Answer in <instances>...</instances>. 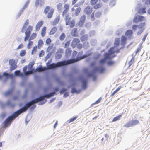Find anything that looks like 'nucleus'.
Returning a JSON list of instances; mask_svg holds the SVG:
<instances>
[{
  "label": "nucleus",
  "instance_id": "obj_26",
  "mask_svg": "<svg viewBox=\"0 0 150 150\" xmlns=\"http://www.w3.org/2000/svg\"><path fill=\"white\" fill-rule=\"evenodd\" d=\"M54 12V9L53 8H51L50 9V12L48 13V15L47 16L48 18H51L52 17L53 14Z\"/></svg>",
  "mask_w": 150,
  "mask_h": 150
},
{
  "label": "nucleus",
  "instance_id": "obj_35",
  "mask_svg": "<svg viewBox=\"0 0 150 150\" xmlns=\"http://www.w3.org/2000/svg\"><path fill=\"white\" fill-rule=\"evenodd\" d=\"M40 88L42 89L43 91V93H46V91L50 88L47 86H40Z\"/></svg>",
  "mask_w": 150,
  "mask_h": 150
},
{
  "label": "nucleus",
  "instance_id": "obj_14",
  "mask_svg": "<svg viewBox=\"0 0 150 150\" xmlns=\"http://www.w3.org/2000/svg\"><path fill=\"white\" fill-rule=\"evenodd\" d=\"M88 76L92 78L93 81H95L97 79V74L93 72L89 74Z\"/></svg>",
  "mask_w": 150,
  "mask_h": 150
},
{
  "label": "nucleus",
  "instance_id": "obj_12",
  "mask_svg": "<svg viewBox=\"0 0 150 150\" xmlns=\"http://www.w3.org/2000/svg\"><path fill=\"white\" fill-rule=\"evenodd\" d=\"M43 23L42 21H40L38 22L35 26L36 31H38L39 30L40 27L43 25Z\"/></svg>",
  "mask_w": 150,
  "mask_h": 150
},
{
  "label": "nucleus",
  "instance_id": "obj_51",
  "mask_svg": "<svg viewBox=\"0 0 150 150\" xmlns=\"http://www.w3.org/2000/svg\"><path fill=\"white\" fill-rule=\"evenodd\" d=\"M74 59H72V58L71 59H68L67 60V62L68 64H72L74 62H74Z\"/></svg>",
  "mask_w": 150,
  "mask_h": 150
},
{
  "label": "nucleus",
  "instance_id": "obj_31",
  "mask_svg": "<svg viewBox=\"0 0 150 150\" xmlns=\"http://www.w3.org/2000/svg\"><path fill=\"white\" fill-rule=\"evenodd\" d=\"M82 59L81 57V55H80L79 54L77 55L76 58H74V62H77Z\"/></svg>",
  "mask_w": 150,
  "mask_h": 150
},
{
  "label": "nucleus",
  "instance_id": "obj_50",
  "mask_svg": "<svg viewBox=\"0 0 150 150\" xmlns=\"http://www.w3.org/2000/svg\"><path fill=\"white\" fill-rule=\"evenodd\" d=\"M39 91L38 89H34L31 91V93L34 94L36 95H38L39 94Z\"/></svg>",
  "mask_w": 150,
  "mask_h": 150
},
{
  "label": "nucleus",
  "instance_id": "obj_4",
  "mask_svg": "<svg viewBox=\"0 0 150 150\" xmlns=\"http://www.w3.org/2000/svg\"><path fill=\"white\" fill-rule=\"evenodd\" d=\"M79 79V80L82 81V83L81 84V89L82 90H85L87 88L88 86V81L86 78H84L83 75H80Z\"/></svg>",
  "mask_w": 150,
  "mask_h": 150
},
{
  "label": "nucleus",
  "instance_id": "obj_47",
  "mask_svg": "<svg viewBox=\"0 0 150 150\" xmlns=\"http://www.w3.org/2000/svg\"><path fill=\"white\" fill-rule=\"evenodd\" d=\"M137 16L138 17V18L139 19V21L140 22H142L145 19V17L139 15H137Z\"/></svg>",
  "mask_w": 150,
  "mask_h": 150
},
{
  "label": "nucleus",
  "instance_id": "obj_52",
  "mask_svg": "<svg viewBox=\"0 0 150 150\" xmlns=\"http://www.w3.org/2000/svg\"><path fill=\"white\" fill-rule=\"evenodd\" d=\"M83 46L84 48L85 49H87L89 47V43L86 41H85L83 43Z\"/></svg>",
  "mask_w": 150,
  "mask_h": 150
},
{
  "label": "nucleus",
  "instance_id": "obj_43",
  "mask_svg": "<svg viewBox=\"0 0 150 150\" xmlns=\"http://www.w3.org/2000/svg\"><path fill=\"white\" fill-rule=\"evenodd\" d=\"M102 6V5L101 4L99 3L97 4H96L95 5L93 6V8L94 9H97L101 7Z\"/></svg>",
  "mask_w": 150,
  "mask_h": 150
},
{
  "label": "nucleus",
  "instance_id": "obj_18",
  "mask_svg": "<svg viewBox=\"0 0 150 150\" xmlns=\"http://www.w3.org/2000/svg\"><path fill=\"white\" fill-rule=\"evenodd\" d=\"M55 94V92L54 91H52L49 93H46V96H47L46 98L47 99H49L54 96Z\"/></svg>",
  "mask_w": 150,
  "mask_h": 150
},
{
  "label": "nucleus",
  "instance_id": "obj_3",
  "mask_svg": "<svg viewBox=\"0 0 150 150\" xmlns=\"http://www.w3.org/2000/svg\"><path fill=\"white\" fill-rule=\"evenodd\" d=\"M67 66L66 64H63L61 66V67L62 68L61 74L62 75L65 77H70L69 80V82H72L74 80V78L72 77V74L71 73H66V68Z\"/></svg>",
  "mask_w": 150,
  "mask_h": 150
},
{
  "label": "nucleus",
  "instance_id": "obj_11",
  "mask_svg": "<svg viewBox=\"0 0 150 150\" xmlns=\"http://www.w3.org/2000/svg\"><path fill=\"white\" fill-rule=\"evenodd\" d=\"M71 70L72 71V72L71 73L72 74V77H74L73 76V74H79L80 73L79 71L77 69V67L75 66H73L71 68Z\"/></svg>",
  "mask_w": 150,
  "mask_h": 150
},
{
  "label": "nucleus",
  "instance_id": "obj_33",
  "mask_svg": "<svg viewBox=\"0 0 150 150\" xmlns=\"http://www.w3.org/2000/svg\"><path fill=\"white\" fill-rule=\"evenodd\" d=\"M60 19L59 16H58L54 20L52 24L54 25L58 23Z\"/></svg>",
  "mask_w": 150,
  "mask_h": 150
},
{
  "label": "nucleus",
  "instance_id": "obj_6",
  "mask_svg": "<svg viewBox=\"0 0 150 150\" xmlns=\"http://www.w3.org/2000/svg\"><path fill=\"white\" fill-rule=\"evenodd\" d=\"M86 19V16L85 15H82L78 23V25L80 27H81L84 24Z\"/></svg>",
  "mask_w": 150,
  "mask_h": 150
},
{
  "label": "nucleus",
  "instance_id": "obj_42",
  "mask_svg": "<svg viewBox=\"0 0 150 150\" xmlns=\"http://www.w3.org/2000/svg\"><path fill=\"white\" fill-rule=\"evenodd\" d=\"M36 35L37 34L36 33H33L30 37L29 40H30L35 39L36 36Z\"/></svg>",
  "mask_w": 150,
  "mask_h": 150
},
{
  "label": "nucleus",
  "instance_id": "obj_24",
  "mask_svg": "<svg viewBox=\"0 0 150 150\" xmlns=\"http://www.w3.org/2000/svg\"><path fill=\"white\" fill-rule=\"evenodd\" d=\"M88 35L87 34H85L81 36L80 38V40L81 41H84L87 40L88 38Z\"/></svg>",
  "mask_w": 150,
  "mask_h": 150
},
{
  "label": "nucleus",
  "instance_id": "obj_53",
  "mask_svg": "<svg viewBox=\"0 0 150 150\" xmlns=\"http://www.w3.org/2000/svg\"><path fill=\"white\" fill-rule=\"evenodd\" d=\"M17 67V65L14 64H11L10 65V70L12 71L16 69Z\"/></svg>",
  "mask_w": 150,
  "mask_h": 150
},
{
  "label": "nucleus",
  "instance_id": "obj_58",
  "mask_svg": "<svg viewBox=\"0 0 150 150\" xmlns=\"http://www.w3.org/2000/svg\"><path fill=\"white\" fill-rule=\"evenodd\" d=\"M9 73L6 72H4L3 73L2 75L4 77V78H7V79H9L8 76Z\"/></svg>",
  "mask_w": 150,
  "mask_h": 150
},
{
  "label": "nucleus",
  "instance_id": "obj_61",
  "mask_svg": "<svg viewBox=\"0 0 150 150\" xmlns=\"http://www.w3.org/2000/svg\"><path fill=\"white\" fill-rule=\"evenodd\" d=\"M52 89L53 90L52 91H54L55 92L56 94L57 91H58L59 90V88L58 86H56L55 87H53L52 88Z\"/></svg>",
  "mask_w": 150,
  "mask_h": 150
},
{
  "label": "nucleus",
  "instance_id": "obj_20",
  "mask_svg": "<svg viewBox=\"0 0 150 150\" xmlns=\"http://www.w3.org/2000/svg\"><path fill=\"white\" fill-rule=\"evenodd\" d=\"M77 29L76 28H74L71 33V35L74 37H77L78 36L77 33Z\"/></svg>",
  "mask_w": 150,
  "mask_h": 150
},
{
  "label": "nucleus",
  "instance_id": "obj_56",
  "mask_svg": "<svg viewBox=\"0 0 150 150\" xmlns=\"http://www.w3.org/2000/svg\"><path fill=\"white\" fill-rule=\"evenodd\" d=\"M52 55V53L51 52H50L45 57L44 60L45 61H46Z\"/></svg>",
  "mask_w": 150,
  "mask_h": 150
},
{
  "label": "nucleus",
  "instance_id": "obj_15",
  "mask_svg": "<svg viewBox=\"0 0 150 150\" xmlns=\"http://www.w3.org/2000/svg\"><path fill=\"white\" fill-rule=\"evenodd\" d=\"M39 4L41 6L44 4L43 1H42V0H36L35 3V7L36 8L37 7Z\"/></svg>",
  "mask_w": 150,
  "mask_h": 150
},
{
  "label": "nucleus",
  "instance_id": "obj_32",
  "mask_svg": "<svg viewBox=\"0 0 150 150\" xmlns=\"http://www.w3.org/2000/svg\"><path fill=\"white\" fill-rule=\"evenodd\" d=\"M46 27L45 26H44L42 30L41 35V36L43 37L45 36L46 33Z\"/></svg>",
  "mask_w": 150,
  "mask_h": 150
},
{
  "label": "nucleus",
  "instance_id": "obj_19",
  "mask_svg": "<svg viewBox=\"0 0 150 150\" xmlns=\"http://www.w3.org/2000/svg\"><path fill=\"white\" fill-rule=\"evenodd\" d=\"M126 42V38L124 35H122L121 38L120 44L124 45Z\"/></svg>",
  "mask_w": 150,
  "mask_h": 150
},
{
  "label": "nucleus",
  "instance_id": "obj_36",
  "mask_svg": "<svg viewBox=\"0 0 150 150\" xmlns=\"http://www.w3.org/2000/svg\"><path fill=\"white\" fill-rule=\"evenodd\" d=\"M81 8L80 7L77 8L75 11V15L76 16H78L80 13Z\"/></svg>",
  "mask_w": 150,
  "mask_h": 150
},
{
  "label": "nucleus",
  "instance_id": "obj_54",
  "mask_svg": "<svg viewBox=\"0 0 150 150\" xmlns=\"http://www.w3.org/2000/svg\"><path fill=\"white\" fill-rule=\"evenodd\" d=\"M75 22L74 20H72L69 23V25L71 28H73L75 25Z\"/></svg>",
  "mask_w": 150,
  "mask_h": 150
},
{
  "label": "nucleus",
  "instance_id": "obj_29",
  "mask_svg": "<svg viewBox=\"0 0 150 150\" xmlns=\"http://www.w3.org/2000/svg\"><path fill=\"white\" fill-rule=\"evenodd\" d=\"M47 67L45 66L43 67L42 65H40L38 67H37L35 69V71H38H38L39 69H41V70H44L46 69Z\"/></svg>",
  "mask_w": 150,
  "mask_h": 150
},
{
  "label": "nucleus",
  "instance_id": "obj_17",
  "mask_svg": "<svg viewBox=\"0 0 150 150\" xmlns=\"http://www.w3.org/2000/svg\"><path fill=\"white\" fill-rule=\"evenodd\" d=\"M6 106H9L11 108H13L15 106V104L12 102L10 100H8L6 103Z\"/></svg>",
  "mask_w": 150,
  "mask_h": 150
},
{
  "label": "nucleus",
  "instance_id": "obj_49",
  "mask_svg": "<svg viewBox=\"0 0 150 150\" xmlns=\"http://www.w3.org/2000/svg\"><path fill=\"white\" fill-rule=\"evenodd\" d=\"M29 42L27 45V47L28 49H30L31 48V46L33 43V42L32 41L29 40H28Z\"/></svg>",
  "mask_w": 150,
  "mask_h": 150
},
{
  "label": "nucleus",
  "instance_id": "obj_39",
  "mask_svg": "<svg viewBox=\"0 0 150 150\" xmlns=\"http://www.w3.org/2000/svg\"><path fill=\"white\" fill-rule=\"evenodd\" d=\"M138 17L137 15L135 16L133 20V22L134 23H137L139 22H140L139 21V19L138 18Z\"/></svg>",
  "mask_w": 150,
  "mask_h": 150
},
{
  "label": "nucleus",
  "instance_id": "obj_46",
  "mask_svg": "<svg viewBox=\"0 0 150 150\" xmlns=\"http://www.w3.org/2000/svg\"><path fill=\"white\" fill-rule=\"evenodd\" d=\"M50 7L49 6H47L45 8L44 12L45 14H47L48 13V11L50 10Z\"/></svg>",
  "mask_w": 150,
  "mask_h": 150
},
{
  "label": "nucleus",
  "instance_id": "obj_2",
  "mask_svg": "<svg viewBox=\"0 0 150 150\" xmlns=\"http://www.w3.org/2000/svg\"><path fill=\"white\" fill-rule=\"evenodd\" d=\"M74 80L72 82L70 83H72L71 85H68L67 88H71V93L73 94L76 93V94H80L82 91V90L81 89H77L76 88V86H77V84L76 81L78 80V79L79 80V78L77 79L76 78L74 77Z\"/></svg>",
  "mask_w": 150,
  "mask_h": 150
},
{
  "label": "nucleus",
  "instance_id": "obj_38",
  "mask_svg": "<svg viewBox=\"0 0 150 150\" xmlns=\"http://www.w3.org/2000/svg\"><path fill=\"white\" fill-rule=\"evenodd\" d=\"M26 53V51L24 50H22L20 52V55L21 57H23L25 55Z\"/></svg>",
  "mask_w": 150,
  "mask_h": 150
},
{
  "label": "nucleus",
  "instance_id": "obj_62",
  "mask_svg": "<svg viewBox=\"0 0 150 150\" xmlns=\"http://www.w3.org/2000/svg\"><path fill=\"white\" fill-rule=\"evenodd\" d=\"M97 43V41L95 39H92L91 41V45L93 46L95 45Z\"/></svg>",
  "mask_w": 150,
  "mask_h": 150
},
{
  "label": "nucleus",
  "instance_id": "obj_64",
  "mask_svg": "<svg viewBox=\"0 0 150 150\" xmlns=\"http://www.w3.org/2000/svg\"><path fill=\"white\" fill-rule=\"evenodd\" d=\"M101 56L100 54L98 53L96 55H94L93 56V58L95 59H99Z\"/></svg>",
  "mask_w": 150,
  "mask_h": 150
},
{
  "label": "nucleus",
  "instance_id": "obj_1",
  "mask_svg": "<svg viewBox=\"0 0 150 150\" xmlns=\"http://www.w3.org/2000/svg\"><path fill=\"white\" fill-rule=\"evenodd\" d=\"M33 100H31L28 102H25V104L21 108H20L9 116L3 122L2 127L3 131L11 124L13 120L22 113L25 112L30 107L28 104H33Z\"/></svg>",
  "mask_w": 150,
  "mask_h": 150
},
{
  "label": "nucleus",
  "instance_id": "obj_59",
  "mask_svg": "<svg viewBox=\"0 0 150 150\" xmlns=\"http://www.w3.org/2000/svg\"><path fill=\"white\" fill-rule=\"evenodd\" d=\"M115 64V62L112 60L109 61L107 63L108 65L109 66H112L114 65Z\"/></svg>",
  "mask_w": 150,
  "mask_h": 150
},
{
  "label": "nucleus",
  "instance_id": "obj_8",
  "mask_svg": "<svg viewBox=\"0 0 150 150\" xmlns=\"http://www.w3.org/2000/svg\"><path fill=\"white\" fill-rule=\"evenodd\" d=\"M72 52V50L71 48H68L66 49L65 51V57L68 59L70 57Z\"/></svg>",
  "mask_w": 150,
  "mask_h": 150
},
{
  "label": "nucleus",
  "instance_id": "obj_37",
  "mask_svg": "<svg viewBox=\"0 0 150 150\" xmlns=\"http://www.w3.org/2000/svg\"><path fill=\"white\" fill-rule=\"evenodd\" d=\"M121 88V86H119L115 91H113V92L110 95V96H112L115 95V93L117 92L118 91H119Z\"/></svg>",
  "mask_w": 150,
  "mask_h": 150
},
{
  "label": "nucleus",
  "instance_id": "obj_44",
  "mask_svg": "<svg viewBox=\"0 0 150 150\" xmlns=\"http://www.w3.org/2000/svg\"><path fill=\"white\" fill-rule=\"evenodd\" d=\"M122 115L121 114L113 118L112 122H115L117 120H119L120 119V118L121 117Z\"/></svg>",
  "mask_w": 150,
  "mask_h": 150
},
{
  "label": "nucleus",
  "instance_id": "obj_21",
  "mask_svg": "<svg viewBox=\"0 0 150 150\" xmlns=\"http://www.w3.org/2000/svg\"><path fill=\"white\" fill-rule=\"evenodd\" d=\"M51 73L52 74V78L55 80L57 82V81L59 80L60 78L58 76L57 74L56 73H53L52 72H51Z\"/></svg>",
  "mask_w": 150,
  "mask_h": 150
},
{
  "label": "nucleus",
  "instance_id": "obj_48",
  "mask_svg": "<svg viewBox=\"0 0 150 150\" xmlns=\"http://www.w3.org/2000/svg\"><path fill=\"white\" fill-rule=\"evenodd\" d=\"M65 38V33H62L59 37V39L61 41H63Z\"/></svg>",
  "mask_w": 150,
  "mask_h": 150
},
{
  "label": "nucleus",
  "instance_id": "obj_13",
  "mask_svg": "<svg viewBox=\"0 0 150 150\" xmlns=\"http://www.w3.org/2000/svg\"><path fill=\"white\" fill-rule=\"evenodd\" d=\"M84 11L87 15H90L92 11V8L90 6H87L84 9Z\"/></svg>",
  "mask_w": 150,
  "mask_h": 150
},
{
  "label": "nucleus",
  "instance_id": "obj_30",
  "mask_svg": "<svg viewBox=\"0 0 150 150\" xmlns=\"http://www.w3.org/2000/svg\"><path fill=\"white\" fill-rule=\"evenodd\" d=\"M57 28L56 27H54L51 30L50 32V34L52 35L54 34L57 31Z\"/></svg>",
  "mask_w": 150,
  "mask_h": 150
},
{
  "label": "nucleus",
  "instance_id": "obj_25",
  "mask_svg": "<svg viewBox=\"0 0 150 150\" xmlns=\"http://www.w3.org/2000/svg\"><path fill=\"white\" fill-rule=\"evenodd\" d=\"M57 83L60 85L61 86H65L66 84L64 81L62 80L61 78L59 80H58L57 82Z\"/></svg>",
  "mask_w": 150,
  "mask_h": 150
},
{
  "label": "nucleus",
  "instance_id": "obj_7",
  "mask_svg": "<svg viewBox=\"0 0 150 150\" xmlns=\"http://www.w3.org/2000/svg\"><path fill=\"white\" fill-rule=\"evenodd\" d=\"M45 79L47 82V86L50 88H52L53 86L52 84L50 78L47 75H46L45 76Z\"/></svg>",
  "mask_w": 150,
  "mask_h": 150
},
{
  "label": "nucleus",
  "instance_id": "obj_41",
  "mask_svg": "<svg viewBox=\"0 0 150 150\" xmlns=\"http://www.w3.org/2000/svg\"><path fill=\"white\" fill-rule=\"evenodd\" d=\"M40 100H43V101H41L40 102L38 103V105H43L45 104L47 101V100L44 98H42L40 99Z\"/></svg>",
  "mask_w": 150,
  "mask_h": 150
},
{
  "label": "nucleus",
  "instance_id": "obj_57",
  "mask_svg": "<svg viewBox=\"0 0 150 150\" xmlns=\"http://www.w3.org/2000/svg\"><path fill=\"white\" fill-rule=\"evenodd\" d=\"M102 13L98 11L96 13L95 16L96 18H99L101 15Z\"/></svg>",
  "mask_w": 150,
  "mask_h": 150
},
{
  "label": "nucleus",
  "instance_id": "obj_34",
  "mask_svg": "<svg viewBox=\"0 0 150 150\" xmlns=\"http://www.w3.org/2000/svg\"><path fill=\"white\" fill-rule=\"evenodd\" d=\"M16 82V81L15 79H11L10 87L11 88L13 87L14 89H15V86L14 84Z\"/></svg>",
  "mask_w": 150,
  "mask_h": 150
},
{
  "label": "nucleus",
  "instance_id": "obj_9",
  "mask_svg": "<svg viewBox=\"0 0 150 150\" xmlns=\"http://www.w3.org/2000/svg\"><path fill=\"white\" fill-rule=\"evenodd\" d=\"M34 79L35 82L38 84H41V77L37 74L34 75Z\"/></svg>",
  "mask_w": 150,
  "mask_h": 150
},
{
  "label": "nucleus",
  "instance_id": "obj_55",
  "mask_svg": "<svg viewBox=\"0 0 150 150\" xmlns=\"http://www.w3.org/2000/svg\"><path fill=\"white\" fill-rule=\"evenodd\" d=\"M0 106L1 108L3 109L6 106V103H4L2 101H0Z\"/></svg>",
  "mask_w": 150,
  "mask_h": 150
},
{
  "label": "nucleus",
  "instance_id": "obj_28",
  "mask_svg": "<svg viewBox=\"0 0 150 150\" xmlns=\"http://www.w3.org/2000/svg\"><path fill=\"white\" fill-rule=\"evenodd\" d=\"M130 121L131 123L132 126L137 125L139 122V120H131Z\"/></svg>",
  "mask_w": 150,
  "mask_h": 150
},
{
  "label": "nucleus",
  "instance_id": "obj_23",
  "mask_svg": "<svg viewBox=\"0 0 150 150\" xmlns=\"http://www.w3.org/2000/svg\"><path fill=\"white\" fill-rule=\"evenodd\" d=\"M120 43V39L119 38H115L114 42V46L115 47H117L119 45Z\"/></svg>",
  "mask_w": 150,
  "mask_h": 150
},
{
  "label": "nucleus",
  "instance_id": "obj_45",
  "mask_svg": "<svg viewBox=\"0 0 150 150\" xmlns=\"http://www.w3.org/2000/svg\"><path fill=\"white\" fill-rule=\"evenodd\" d=\"M45 96H46V93H43V94L40 95L38 97L36 98L34 100H38L40 99V98L41 97Z\"/></svg>",
  "mask_w": 150,
  "mask_h": 150
},
{
  "label": "nucleus",
  "instance_id": "obj_5",
  "mask_svg": "<svg viewBox=\"0 0 150 150\" xmlns=\"http://www.w3.org/2000/svg\"><path fill=\"white\" fill-rule=\"evenodd\" d=\"M15 89H13V87L11 88L4 93V95L6 97L12 95L15 91Z\"/></svg>",
  "mask_w": 150,
  "mask_h": 150
},
{
  "label": "nucleus",
  "instance_id": "obj_16",
  "mask_svg": "<svg viewBox=\"0 0 150 150\" xmlns=\"http://www.w3.org/2000/svg\"><path fill=\"white\" fill-rule=\"evenodd\" d=\"M146 8L145 7H141L138 10V12L141 14H144L146 12Z\"/></svg>",
  "mask_w": 150,
  "mask_h": 150
},
{
  "label": "nucleus",
  "instance_id": "obj_10",
  "mask_svg": "<svg viewBox=\"0 0 150 150\" xmlns=\"http://www.w3.org/2000/svg\"><path fill=\"white\" fill-rule=\"evenodd\" d=\"M106 68L105 67L103 66H100L98 67L97 71L100 74H103L105 71Z\"/></svg>",
  "mask_w": 150,
  "mask_h": 150
},
{
  "label": "nucleus",
  "instance_id": "obj_63",
  "mask_svg": "<svg viewBox=\"0 0 150 150\" xmlns=\"http://www.w3.org/2000/svg\"><path fill=\"white\" fill-rule=\"evenodd\" d=\"M124 126L126 127H132L131 123L130 121L126 123L125 125Z\"/></svg>",
  "mask_w": 150,
  "mask_h": 150
},
{
  "label": "nucleus",
  "instance_id": "obj_27",
  "mask_svg": "<svg viewBox=\"0 0 150 150\" xmlns=\"http://www.w3.org/2000/svg\"><path fill=\"white\" fill-rule=\"evenodd\" d=\"M133 33V31L131 29L127 30L125 32V34L126 36H131Z\"/></svg>",
  "mask_w": 150,
  "mask_h": 150
},
{
  "label": "nucleus",
  "instance_id": "obj_22",
  "mask_svg": "<svg viewBox=\"0 0 150 150\" xmlns=\"http://www.w3.org/2000/svg\"><path fill=\"white\" fill-rule=\"evenodd\" d=\"M31 71V70L30 71L28 70L25 71V72H24L23 74L21 75V76L28 78L30 75V72Z\"/></svg>",
  "mask_w": 150,
  "mask_h": 150
},
{
  "label": "nucleus",
  "instance_id": "obj_60",
  "mask_svg": "<svg viewBox=\"0 0 150 150\" xmlns=\"http://www.w3.org/2000/svg\"><path fill=\"white\" fill-rule=\"evenodd\" d=\"M62 57V54L60 53H56L55 57L56 59H60Z\"/></svg>",
  "mask_w": 150,
  "mask_h": 150
},
{
  "label": "nucleus",
  "instance_id": "obj_40",
  "mask_svg": "<svg viewBox=\"0 0 150 150\" xmlns=\"http://www.w3.org/2000/svg\"><path fill=\"white\" fill-rule=\"evenodd\" d=\"M145 22H143L141 23L139 25H137L138 28L139 29H143L142 28L145 25Z\"/></svg>",
  "mask_w": 150,
  "mask_h": 150
}]
</instances>
